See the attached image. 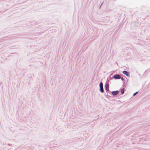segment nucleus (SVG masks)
Returning a JSON list of instances; mask_svg holds the SVG:
<instances>
[{
    "mask_svg": "<svg viewBox=\"0 0 150 150\" xmlns=\"http://www.w3.org/2000/svg\"><path fill=\"white\" fill-rule=\"evenodd\" d=\"M123 73L125 74L127 76H129V73L128 72L126 71H123Z\"/></svg>",
    "mask_w": 150,
    "mask_h": 150,
    "instance_id": "nucleus-3",
    "label": "nucleus"
},
{
    "mask_svg": "<svg viewBox=\"0 0 150 150\" xmlns=\"http://www.w3.org/2000/svg\"><path fill=\"white\" fill-rule=\"evenodd\" d=\"M118 92L116 91H112V94L113 95H115L118 94Z\"/></svg>",
    "mask_w": 150,
    "mask_h": 150,
    "instance_id": "nucleus-2",
    "label": "nucleus"
},
{
    "mask_svg": "<svg viewBox=\"0 0 150 150\" xmlns=\"http://www.w3.org/2000/svg\"><path fill=\"white\" fill-rule=\"evenodd\" d=\"M137 93V92H136V93H134L133 94V96H135V95H136V94Z\"/></svg>",
    "mask_w": 150,
    "mask_h": 150,
    "instance_id": "nucleus-8",
    "label": "nucleus"
},
{
    "mask_svg": "<svg viewBox=\"0 0 150 150\" xmlns=\"http://www.w3.org/2000/svg\"><path fill=\"white\" fill-rule=\"evenodd\" d=\"M100 91L102 93H103L104 92V90L103 89V87L100 88Z\"/></svg>",
    "mask_w": 150,
    "mask_h": 150,
    "instance_id": "nucleus-6",
    "label": "nucleus"
},
{
    "mask_svg": "<svg viewBox=\"0 0 150 150\" xmlns=\"http://www.w3.org/2000/svg\"><path fill=\"white\" fill-rule=\"evenodd\" d=\"M99 86L100 88L103 87V84L102 82H101L99 84Z\"/></svg>",
    "mask_w": 150,
    "mask_h": 150,
    "instance_id": "nucleus-5",
    "label": "nucleus"
},
{
    "mask_svg": "<svg viewBox=\"0 0 150 150\" xmlns=\"http://www.w3.org/2000/svg\"><path fill=\"white\" fill-rule=\"evenodd\" d=\"M124 88H122L121 90V93L122 94H123L124 93Z\"/></svg>",
    "mask_w": 150,
    "mask_h": 150,
    "instance_id": "nucleus-7",
    "label": "nucleus"
},
{
    "mask_svg": "<svg viewBox=\"0 0 150 150\" xmlns=\"http://www.w3.org/2000/svg\"><path fill=\"white\" fill-rule=\"evenodd\" d=\"M113 77L115 79H120V76L119 75L116 74L114 75Z\"/></svg>",
    "mask_w": 150,
    "mask_h": 150,
    "instance_id": "nucleus-1",
    "label": "nucleus"
},
{
    "mask_svg": "<svg viewBox=\"0 0 150 150\" xmlns=\"http://www.w3.org/2000/svg\"><path fill=\"white\" fill-rule=\"evenodd\" d=\"M109 85L108 84H107L105 86V90L107 91H109Z\"/></svg>",
    "mask_w": 150,
    "mask_h": 150,
    "instance_id": "nucleus-4",
    "label": "nucleus"
},
{
    "mask_svg": "<svg viewBox=\"0 0 150 150\" xmlns=\"http://www.w3.org/2000/svg\"><path fill=\"white\" fill-rule=\"evenodd\" d=\"M121 79H123L122 78Z\"/></svg>",
    "mask_w": 150,
    "mask_h": 150,
    "instance_id": "nucleus-9",
    "label": "nucleus"
}]
</instances>
